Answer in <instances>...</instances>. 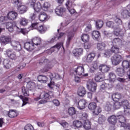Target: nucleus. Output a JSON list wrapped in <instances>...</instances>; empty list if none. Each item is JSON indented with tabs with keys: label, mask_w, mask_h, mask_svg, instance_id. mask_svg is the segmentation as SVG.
<instances>
[{
	"label": "nucleus",
	"mask_w": 130,
	"mask_h": 130,
	"mask_svg": "<svg viewBox=\"0 0 130 130\" xmlns=\"http://www.w3.org/2000/svg\"><path fill=\"white\" fill-rule=\"evenodd\" d=\"M113 21H108L106 23V26L109 28H113L114 29V35L115 36H123L125 33L124 28L121 29L119 26L122 25V20L117 16H115L113 18Z\"/></svg>",
	"instance_id": "nucleus-1"
},
{
	"label": "nucleus",
	"mask_w": 130,
	"mask_h": 130,
	"mask_svg": "<svg viewBox=\"0 0 130 130\" xmlns=\"http://www.w3.org/2000/svg\"><path fill=\"white\" fill-rule=\"evenodd\" d=\"M7 21H8L7 16H1L0 17V25H6V28L8 29L9 32H13L14 29H15L18 34L21 33V34L25 35L27 33L26 29L20 27L18 24L14 25L12 23L7 22Z\"/></svg>",
	"instance_id": "nucleus-2"
},
{
	"label": "nucleus",
	"mask_w": 130,
	"mask_h": 130,
	"mask_svg": "<svg viewBox=\"0 0 130 130\" xmlns=\"http://www.w3.org/2000/svg\"><path fill=\"white\" fill-rule=\"evenodd\" d=\"M29 29H31V30L36 29L41 34H44V33L47 31V26L44 24L39 25V23L38 22H35L31 23V26L29 27Z\"/></svg>",
	"instance_id": "nucleus-3"
},
{
	"label": "nucleus",
	"mask_w": 130,
	"mask_h": 130,
	"mask_svg": "<svg viewBox=\"0 0 130 130\" xmlns=\"http://www.w3.org/2000/svg\"><path fill=\"white\" fill-rule=\"evenodd\" d=\"M41 96H42V100L39 102V104H44V103L47 102V100H50L53 97L52 92H46L44 91H41Z\"/></svg>",
	"instance_id": "nucleus-4"
},
{
	"label": "nucleus",
	"mask_w": 130,
	"mask_h": 130,
	"mask_svg": "<svg viewBox=\"0 0 130 130\" xmlns=\"http://www.w3.org/2000/svg\"><path fill=\"white\" fill-rule=\"evenodd\" d=\"M39 63L40 64L45 66L43 71H42V73L48 72L49 70H50L53 67V65H51V63L49 62V60L44 57L40 59Z\"/></svg>",
	"instance_id": "nucleus-5"
},
{
	"label": "nucleus",
	"mask_w": 130,
	"mask_h": 130,
	"mask_svg": "<svg viewBox=\"0 0 130 130\" xmlns=\"http://www.w3.org/2000/svg\"><path fill=\"white\" fill-rule=\"evenodd\" d=\"M117 117L119 125L120 127H124V129L130 130V123H125V118L124 116H120L119 115Z\"/></svg>",
	"instance_id": "nucleus-6"
},
{
	"label": "nucleus",
	"mask_w": 130,
	"mask_h": 130,
	"mask_svg": "<svg viewBox=\"0 0 130 130\" xmlns=\"http://www.w3.org/2000/svg\"><path fill=\"white\" fill-rule=\"evenodd\" d=\"M119 53V48L117 46L113 45L110 50H106L103 53L104 57H109L111 55V53Z\"/></svg>",
	"instance_id": "nucleus-7"
},
{
	"label": "nucleus",
	"mask_w": 130,
	"mask_h": 130,
	"mask_svg": "<svg viewBox=\"0 0 130 130\" xmlns=\"http://www.w3.org/2000/svg\"><path fill=\"white\" fill-rule=\"evenodd\" d=\"M48 76H49V78L51 80L50 83L48 84V87H49V88H51V89L53 88V86L54 85V81H52V79H56V80H59L60 79H61L62 78L58 74H56L54 73H48Z\"/></svg>",
	"instance_id": "nucleus-8"
},
{
	"label": "nucleus",
	"mask_w": 130,
	"mask_h": 130,
	"mask_svg": "<svg viewBox=\"0 0 130 130\" xmlns=\"http://www.w3.org/2000/svg\"><path fill=\"white\" fill-rule=\"evenodd\" d=\"M12 4L15 6H17L20 14H24L27 12V7L24 5H21V3L19 0H12Z\"/></svg>",
	"instance_id": "nucleus-9"
},
{
	"label": "nucleus",
	"mask_w": 130,
	"mask_h": 130,
	"mask_svg": "<svg viewBox=\"0 0 130 130\" xmlns=\"http://www.w3.org/2000/svg\"><path fill=\"white\" fill-rule=\"evenodd\" d=\"M36 3V0H29L28 5L34 9L35 12L38 13V12H40V10L42 9V6H41V4L39 2H37V3Z\"/></svg>",
	"instance_id": "nucleus-10"
},
{
	"label": "nucleus",
	"mask_w": 130,
	"mask_h": 130,
	"mask_svg": "<svg viewBox=\"0 0 130 130\" xmlns=\"http://www.w3.org/2000/svg\"><path fill=\"white\" fill-rule=\"evenodd\" d=\"M111 60L113 66H117L122 61V56L119 54H115L111 57Z\"/></svg>",
	"instance_id": "nucleus-11"
},
{
	"label": "nucleus",
	"mask_w": 130,
	"mask_h": 130,
	"mask_svg": "<svg viewBox=\"0 0 130 130\" xmlns=\"http://www.w3.org/2000/svg\"><path fill=\"white\" fill-rule=\"evenodd\" d=\"M76 74L79 77H88V73L85 74V68L84 66H78L75 71Z\"/></svg>",
	"instance_id": "nucleus-12"
},
{
	"label": "nucleus",
	"mask_w": 130,
	"mask_h": 130,
	"mask_svg": "<svg viewBox=\"0 0 130 130\" xmlns=\"http://www.w3.org/2000/svg\"><path fill=\"white\" fill-rule=\"evenodd\" d=\"M75 0H68L66 3V6L71 15H74L77 13L76 10L73 7V3Z\"/></svg>",
	"instance_id": "nucleus-13"
},
{
	"label": "nucleus",
	"mask_w": 130,
	"mask_h": 130,
	"mask_svg": "<svg viewBox=\"0 0 130 130\" xmlns=\"http://www.w3.org/2000/svg\"><path fill=\"white\" fill-rule=\"evenodd\" d=\"M5 54H7L10 59H12V60H16V59H18V55L16 54V52H13L12 49H8L5 51Z\"/></svg>",
	"instance_id": "nucleus-14"
},
{
	"label": "nucleus",
	"mask_w": 130,
	"mask_h": 130,
	"mask_svg": "<svg viewBox=\"0 0 130 130\" xmlns=\"http://www.w3.org/2000/svg\"><path fill=\"white\" fill-rule=\"evenodd\" d=\"M95 56H96L95 53H90L87 56L83 57L82 58V60L83 62H92L94 58H95Z\"/></svg>",
	"instance_id": "nucleus-15"
},
{
	"label": "nucleus",
	"mask_w": 130,
	"mask_h": 130,
	"mask_svg": "<svg viewBox=\"0 0 130 130\" xmlns=\"http://www.w3.org/2000/svg\"><path fill=\"white\" fill-rule=\"evenodd\" d=\"M126 9H123L121 11L122 18L124 19H126L130 17V4L126 6Z\"/></svg>",
	"instance_id": "nucleus-16"
},
{
	"label": "nucleus",
	"mask_w": 130,
	"mask_h": 130,
	"mask_svg": "<svg viewBox=\"0 0 130 130\" xmlns=\"http://www.w3.org/2000/svg\"><path fill=\"white\" fill-rule=\"evenodd\" d=\"M86 87L89 91L93 92H96V90L97 89V84L93 81L87 82Z\"/></svg>",
	"instance_id": "nucleus-17"
},
{
	"label": "nucleus",
	"mask_w": 130,
	"mask_h": 130,
	"mask_svg": "<svg viewBox=\"0 0 130 130\" xmlns=\"http://www.w3.org/2000/svg\"><path fill=\"white\" fill-rule=\"evenodd\" d=\"M71 29H73V30L68 31V39L66 42L67 46H69V45H70L71 41L72 40V39H73V38L74 37V32L77 31V28H74V27L73 26L71 27Z\"/></svg>",
	"instance_id": "nucleus-18"
},
{
	"label": "nucleus",
	"mask_w": 130,
	"mask_h": 130,
	"mask_svg": "<svg viewBox=\"0 0 130 130\" xmlns=\"http://www.w3.org/2000/svg\"><path fill=\"white\" fill-rule=\"evenodd\" d=\"M11 45L15 50H17V51L22 50V46L21 45V43L17 41H12Z\"/></svg>",
	"instance_id": "nucleus-19"
},
{
	"label": "nucleus",
	"mask_w": 130,
	"mask_h": 130,
	"mask_svg": "<svg viewBox=\"0 0 130 130\" xmlns=\"http://www.w3.org/2000/svg\"><path fill=\"white\" fill-rule=\"evenodd\" d=\"M24 48H25V49H26L27 51H29L30 52L32 51V50H34L35 47L34 46V44H33L31 42V41H29L26 43H24Z\"/></svg>",
	"instance_id": "nucleus-20"
},
{
	"label": "nucleus",
	"mask_w": 130,
	"mask_h": 130,
	"mask_svg": "<svg viewBox=\"0 0 130 130\" xmlns=\"http://www.w3.org/2000/svg\"><path fill=\"white\" fill-rule=\"evenodd\" d=\"M122 66L123 68V69H125V71L127 70V76L130 79L129 62L127 60H124L122 61Z\"/></svg>",
	"instance_id": "nucleus-21"
},
{
	"label": "nucleus",
	"mask_w": 130,
	"mask_h": 130,
	"mask_svg": "<svg viewBox=\"0 0 130 130\" xmlns=\"http://www.w3.org/2000/svg\"><path fill=\"white\" fill-rule=\"evenodd\" d=\"M8 20H11V21H14L16 20L18 17V13L15 11H11L9 12L7 16Z\"/></svg>",
	"instance_id": "nucleus-22"
},
{
	"label": "nucleus",
	"mask_w": 130,
	"mask_h": 130,
	"mask_svg": "<svg viewBox=\"0 0 130 130\" xmlns=\"http://www.w3.org/2000/svg\"><path fill=\"white\" fill-rule=\"evenodd\" d=\"M61 46H62V43H58L55 46L52 47L48 51L50 54H51L52 52H54V51H55V49L59 50Z\"/></svg>",
	"instance_id": "nucleus-23"
},
{
	"label": "nucleus",
	"mask_w": 130,
	"mask_h": 130,
	"mask_svg": "<svg viewBox=\"0 0 130 130\" xmlns=\"http://www.w3.org/2000/svg\"><path fill=\"white\" fill-rule=\"evenodd\" d=\"M31 43L34 44V46H39L41 45V39L38 37H35L30 40Z\"/></svg>",
	"instance_id": "nucleus-24"
},
{
	"label": "nucleus",
	"mask_w": 130,
	"mask_h": 130,
	"mask_svg": "<svg viewBox=\"0 0 130 130\" xmlns=\"http://www.w3.org/2000/svg\"><path fill=\"white\" fill-rule=\"evenodd\" d=\"M86 104H87V101L85 99H81L78 102L77 107L79 109H80V110L85 109Z\"/></svg>",
	"instance_id": "nucleus-25"
},
{
	"label": "nucleus",
	"mask_w": 130,
	"mask_h": 130,
	"mask_svg": "<svg viewBox=\"0 0 130 130\" xmlns=\"http://www.w3.org/2000/svg\"><path fill=\"white\" fill-rule=\"evenodd\" d=\"M108 121L111 124L114 125L117 122V117L115 115H112L108 117Z\"/></svg>",
	"instance_id": "nucleus-26"
},
{
	"label": "nucleus",
	"mask_w": 130,
	"mask_h": 130,
	"mask_svg": "<svg viewBox=\"0 0 130 130\" xmlns=\"http://www.w3.org/2000/svg\"><path fill=\"white\" fill-rule=\"evenodd\" d=\"M99 70L102 73L105 74V73H108L109 71L110 68L106 65L102 64L99 66Z\"/></svg>",
	"instance_id": "nucleus-27"
},
{
	"label": "nucleus",
	"mask_w": 130,
	"mask_h": 130,
	"mask_svg": "<svg viewBox=\"0 0 130 130\" xmlns=\"http://www.w3.org/2000/svg\"><path fill=\"white\" fill-rule=\"evenodd\" d=\"M0 41L2 44H8L11 42V38L9 37L3 36L0 38Z\"/></svg>",
	"instance_id": "nucleus-28"
},
{
	"label": "nucleus",
	"mask_w": 130,
	"mask_h": 130,
	"mask_svg": "<svg viewBox=\"0 0 130 130\" xmlns=\"http://www.w3.org/2000/svg\"><path fill=\"white\" fill-rule=\"evenodd\" d=\"M125 72H126V71L121 68H117V70H116V73L119 77H123L124 74H125Z\"/></svg>",
	"instance_id": "nucleus-29"
},
{
	"label": "nucleus",
	"mask_w": 130,
	"mask_h": 130,
	"mask_svg": "<svg viewBox=\"0 0 130 130\" xmlns=\"http://www.w3.org/2000/svg\"><path fill=\"white\" fill-rule=\"evenodd\" d=\"M64 12H66V8L63 7H58L55 9V13L57 16H62Z\"/></svg>",
	"instance_id": "nucleus-30"
},
{
	"label": "nucleus",
	"mask_w": 130,
	"mask_h": 130,
	"mask_svg": "<svg viewBox=\"0 0 130 130\" xmlns=\"http://www.w3.org/2000/svg\"><path fill=\"white\" fill-rule=\"evenodd\" d=\"M38 16V19L41 22H44V21H45V20H48V19H49L48 16H47V15H46V13H45V12L41 13L40 15Z\"/></svg>",
	"instance_id": "nucleus-31"
},
{
	"label": "nucleus",
	"mask_w": 130,
	"mask_h": 130,
	"mask_svg": "<svg viewBox=\"0 0 130 130\" xmlns=\"http://www.w3.org/2000/svg\"><path fill=\"white\" fill-rule=\"evenodd\" d=\"M112 99L113 101L117 102L121 99V94L120 93H114L112 95Z\"/></svg>",
	"instance_id": "nucleus-32"
},
{
	"label": "nucleus",
	"mask_w": 130,
	"mask_h": 130,
	"mask_svg": "<svg viewBox=\"0 0 130 130\" xmlns=\"http://www.w3.org/2000/svg\"><path fill=\"white\" fill-rule=\"evenodd\" d=\"M73 53L75 56H80L83 54V48H79L74 49L73 51Z\"/></svg>",
	"instance_id": "nucleus-33"
},
{
	"label": "nucleus",
	"mask_w": 130,
	"mask_h": 130,
	"mask_svg": "<svg viewBox=\"0 0 130 130\" xmlns=\"http://www.w3.org/2000/svg\"><path fill=\"white\" fill-rule=\"evenodd\" d=\"M38 81L45 83L48 81V78L46 76L41 75L38 77Z\"/></svg>",
	"instance_id": "nucleus-34"
},
{
	"label": "nucleus",
	"mask_w": 130,
	"mask_h": 130,
	"mask_svg": "<svg viewBox=\"0 0 130 130\" xmlns=\"http://www.w3.org/2000/svg\"><path fill=\"white\" fill-rule=\"evenodd\" d=\"M104 76L101 73H98L95 76V81L96 82H102Z\"/></svg>",
	"instance_id": "nucleus-35"
},
{
	"label": "nucleus",
	"mask_w": 130,
	"mask_h": 130,
	"mask_svg": "<svg viewBox=\"0 0 130 130\" xmlns=\"http://www.w3.org/2000/svg\"><path fill=\"white\" fill-rule=\"evenodd\" d=\"M78 94L81 97L84 96L86 94V89L83 86H81L78 90Z\"/></svg>",
	"instance_id": "nucleus-36"
},
{
	"label": "nucleus",
	"mask_w": 130,
	"mask_h": 130,
	"mask_svg": "<svg viewBox=\"0 0 130 130\" xmlns=\"http://www.w3.org/2000/svg\"><path fill=\"white\" fill-rule=\"evenodd\" d=\"M4 68L7 70H10L11 64L9 59H5L3 61Z\"/></svg>",
	"instance_id": "nucleus-37"
},
{
	"label": "nucleus",
	"mask_w": 130,
	"mask_h": 130,
	"mask_svg": "<svg viewBox=\"0 0 130 130\" xmlns=\"http://www.w3.org/2000/svg\"><path fill=\"white\" fill-rule=\"evenodd\" d=\"M103 21L99 20L95 21V27L98 30L101 29L103 27Z\"/></svg>",
	"instance_id": "nucleus-38"
},
{
	"label": "nucleus",
	"mask_w": 130,
	"mask_h": 130,
	"mask_svg": "<svg viewBox=\"0 0 130 130\" xmlns=\"http://www.w3.org/2000/svg\"><path fill=\"white\" fill-rule=\"evenodd\" d=\"M113 45L118 46V45H120L122 44V41L120 40L119 38H115L113 40Z\"/></svg>",
	"instance_id": "nucleus-39"
},
{
	"label": "nucleus",
	"mask_w": 130,
	"mask_h": 130,
	"mask_svg": "<svg viewBox=\"0 0 130 130\" xmlns=\"http://www.w3.org/2000/svg\"><path fill=\"white\" fill-rule=\"evenodd\" d=\"M8 116L10 117V118H14L15 117H17L18 116V113L15 112L12 110H10L8 113Z\"/></svg>",
	"instance_id": "nucleus-40"
},
{
	"label": "nucleus",
	"mask_w": 130,
	"mask_h": 130,
	"mask_svg": "<svg viewBox=\"0 0 130 130\" xmlns=\"http://www.w3.org/2000/svg\"><path fill=\"white\" fill-rule=\"evenodd\" d=\"M91 35L93 39H98L100 37V32L99 31L94 30L92 31Z\"/></svg>",
	"instance_id": "nucleus-41"
},
{
	"label": "nucleus",
	"mask_w": 130,
	"mask_h": 130,
	"mask_svg": "<svg viewBox=\"0 0 130 130\" xmlns=\"http://www.w3.org/2000/svg\"><path fill=\"white\" fill-rule=\"evenodd\" d=\"M19 24L21 26H26L28 25V20L25 18H21L20 19Z\"/></svg>",
	"instance_id": "nucleus-42"
},
{
	"label": "nucleus",
	"mask_w": 130,
	"mask_h": 130,
	"mask_svg": "<svg viewBox=\"0 0 130 130\" xmlns=\"http://www.w3.org/2000/svg\"><path fill=\"white\" fill-rule=\"evenodd\" d=\"M106 120V118H105V116L103 115H100L99 116V123L100 124H103L104 122H105V121Z\"/></svg>",
	"instance_id": "nucleus-43"
},
{
	"label": "nucleus",
	"mask_w": 130,
	"mask_h": 130,
	"mask_svg": "<svg viewBox=\"0 0 130 130\" xmlns=\"http://www.w3.org/2000/svg\"><path fill=\"white\" fill-rule=\"evenodd\" d=\"M83 127L85 129H90L91 128V122L89 120L84 121Z\"/></svg>",
	"instance_id": "nucleus-44"
},
{
	"label": "nucleus",
	"mask_w": 130,
	"mask_h": 130,
	"mask_svg": "<svg viewBox=\"0 0 130 130\" xmlns=\"http://www.w3.org/2000/svg\"><path fill=\"white\" fill-rule=\"evenodd\" d=\"M68 112L69 113V115L73 116L76 114L77 111L76 110V109H75V108L70 107L68 109Z\"/></svg>",
	"instance_id": "nucleus-45"
},
{
	"label": "nucleus",
	"mask_w": 130,
	"mask_h": 130,
	"mask_svg": "<svg viewBox=\"0 0 130 130\" xmlns=\"http://www.w3.org/2000/svg\"><path fill=\"white\" fill-rule=\"evenodd\" d=\"M88 107L89 110H95V109H96V107H97V104L94 102L90 103L88 105Z\"/></svg>",
	"instance_id": "nucleus-46"
},
{
	"label": "nucleus",
	"mask_w": 130,
	"mask_h": 130,
	"mask_svg": "<svg viewBox=\"0 0 130 130\" xmlns=\"http://www.w3.org/2000/svg\"><path fill=\"white\" fill-rule=\"evenodd\" d=\"M37 16H39V14H38V12L36 11L33 14L30 15V18L32 21L34 20L35 21H37L38 20Z\"/></svg>",
	"instance_id": "nucleus-47"
},
{
	"label": "nucleus",
	"mask_w": 130,
	"mask_h": 130,
	"mask_svg": "<svg viewBox=\"0 0 130 130\" xmlns=\"http://www.w3.org/2000/svg\"><path fill=\"white\" fill-rule=\"evenodd\" d=\"M73 123V126H75V127L79 128V127H81V126H82V122H81V121L75 120Z\"/></svg>",
	"instance_id": "nucleus-48"
},
{
	"label": "nucleus",
	"mask_w": 130,
	"mask_h": 130,
	"mask_svg": "<svg viewBox=\"0 0 130 130\" xmlns=\"http://www.w3.org/2000/svg\"><path fill=\"white\" fill-rule=\"evenodd\" d=\"M89 38L90 37H89V35H88L87 34L82 35L81 37L82 41L83 42H88V41H89Z\"/></svg>",
	"instance_id": "nucleus-49"
},
{
	"label": "nucleus",
	"mask_w": 130,
	"mask_h": 130,
	"mask_svg": "<svg viewBox=\"0 0 130 130\" xmlns=\"http://www.w3.org/2000/svg\"><path fill=\"white\" fill-rule=\"evenodd\" d=\"M22 93L24 96H29V91L26 87H25V86H23L22 87Z\"/></svg>",
	"instance_id": "nucleus-50"
},
{
	"label": "nucleus",
	"mask_w": 130,
	"mask_h": 130,
	"mask_svg": "<svg viewBox=\"0 0 130 130\" xmlns=\"http://www.w3.org/2000/svg\"><path fill=\"white\" fill-rule=\"evenodd\" d=\"M50 8V4L48 2H45L42 7V10L44 11H47Z\"/></svg>",
	"instance_id": "nucleus-51"
},
{
	"label": "nucleus",
	"mask_w": 130,
	"mask_h": 130,
	"mask_svg": "<svg viewBox=\"0 0 130 130\" xmlns=\"http://www.w3.org/2000/svg\"><path fill=\"white\" fill-rule=\"evenodd\" d=\"M105 44L104 43H98L97 48L99 50H103L105 48Z\"/></svg>",
	"instance_id": "nucleus-52"
},
{
	"label": "nucleus",
	"mask_w": 130,
	"mask_h": 130,
	"mask_svg": "<svg viewBox=\"0 0 130 130\" xmlns=\"http://www.w3.org/2000/svg\"><path fill=\"white\" fill-rule=\"evenodd\" d=\"M109 77L110 78V81L111 82H114L115 79H116V76L113 73H109Z\"/></svg>",
	"instance_id": "nucleus-53"
},
{
	"label": "nucleus",
	"mask_w": 130,
	"mask_h": 130,
	"mask_svg": "<svg viewBox=\"0 0 130 130\" xmlns=\"http://www.w3.org/2000/svg\"><path fill=\"white\" fill-rule=\"evenodd\" d=\"M124 114L126 116H129L130 115V108L126 107L124 108Z\"/></svg>",
	"instance_id": "nucleus-54"
},
{
	"label": "nucleus",
	"mask_w": 130,
	"mask_h": 130,
	"mask_svg": "<svg viewBox=\"0 0 130 130\" xmlns=\"http://www.w3.org/2000/svg\"><path fill=\"white\" fill-rule=\"evenodd\" d=\"M114 109H119V108H120V107H121V103L118 102H116L114 104Z\"/></svg>",
	"instance_id": "nucleus-55"
},
{
	"label": "nucleus",
	"mask_w": 130,
	"mask_h": 130,
	"mask_svg": "<svg viewBox=\"0 0 130 130\" xmlns=\"http://www.w3.org/2000/svg\"><path fill=\"white\" fill-rule=\"evenodd\" d=\"M128 101L127 100H124L121 102V105L123 107V108L127 107L128 106Z\"/></svg>",
	"instance_id": "nucleus-56"
},
{
	"label": "nucleus",
	"mask_w": 130,
	"mask_h": 130,
	"mask_svg": "<svg viewBox=\"0 0 130 130\" xmlns=\"http://www.w3.org/2000/svg\"><path fill=\"white\" fill-rule=\"evenodd\" d=\"M111 104H110V103L108 102L107 103L105 107V109L106 110V111H110L111 110V107H112Z\"/></svg>",
	"instance_id": "nucleus-57"
},
{
	"label": "nucleus",
	"mask_w": 130,
	"mask_h": 130,
	"mask_svg": "<svg viewBox=\"0 0 130 130\" xmlns=\"http://www.w3.org/2000/svg\"><path fill=\"white\" fill-rule=\"evenodd\" d=\"M99 67L100 66L99 65V62L98 61H96L93 62L92 68L94 69V70H97V69H99Z\"/></svg>",
	"instance_id": "nucleus-58"
},
{
	"label": "nucleus",
	"mask_w": 130,
	"mask_h": 130,
	"mask_svg": "<svg viewBox=\"0 0 130 130\" xmlns=\"http://www.w3.org/2000/svg\"><path fill=\"white\" fill-rule=\"evenodd\" d=\"M56 40H57V36H55L51 38L50 40H48L47 42L48 43H53L54 42H55Z\"/></svg>",
	"instance_id": "nucleus-59"
},
{
	"label": "nucleus",
	"mask_w": 130,
	"mask_h": 130,
	"mask_svg": "<svg viewBox=\"0 0 130 130\" xmlns=\"http://www.w3.org/2000/svg\"><path fill=\"white\" fill-rule=\"evenodd\" d=\"M34 85H35L34 82L29 81L27 83V87L28 89H33L34 88Z\"/></svg>",
	"instance_id": "nucleus-60"
},
{
	"label": "nucleus",
	"mask_w": 130,
	"mask_h": 130,
	"mask_svg": "<svg viewBox=\"0 0 130 130\" xmlns=\"http://www.w3.org/2000/svg\"><path fill=\"white\" fill-rule=\"evenodd\" d=\"M87 117H88V115L87 114V113L84 112L82 113L81 119L82 120L84 121L88 120V119H87Z\"/></svg>",
	"instance_id": "nucleus-61"
},
{
	"label": "nucleus",
	"mask_w": 130,
	"mask_h": 130,
	"mask_svg": "<svg viewBox=\"0 0 130 130\" xmlns=\"http://www.w3.org/2000/svg\"><path fill=\"white\" fill-rule=\"evenodd\" d=\"M24 130H34V127L30 124H28L25 126Z\"/></svg>",
	"instance_id": "nucleus-62"
},
{
	"label": "nucleus",
	"mask_w": 130,
	"mask_h": 130,
	"mask_svg": "<svg viewBox=\"0 0 130 130\" xmlns=\"http://www.w3.org/2000/svg\"><path fill=\"white\" fill-rule=\"evenodd\" d=\"M101 111H102V109H101V108L98 107L96 110H94L93 111V114H95V115H98V114L100 113Z\"/></svg>",
	"instance_id": "nucleus-63"
},
{
	"label": "nucleus",
	"mask_w": 130,
	"mask_h": 130,
	"mask_svg": "<svg viewBox=\"0 0 130 130\" xmlns=\"http://www.w3.org/2000/svg\"><path fill=\"white\" fill-rule=\"evenodd\" d=\"M59 123L63 126V127H68L69 124L66 121H61Z\"/></svg>",
	"instance_id": "nucleus-64"
}]
</instances>
